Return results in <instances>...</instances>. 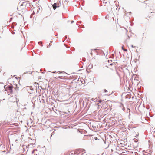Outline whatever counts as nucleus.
Returning <instances> with one entry per match:
<instances>
[{
  "label": "nucleus",
  "mask_w": 155,
  "mask_h": 155,
  "mask_svg": "<svg viewBox=\"0 0 155 155\" xmlns=\"http://www.w3.org/2000/svg\"><path fill=\"white\" fill-rule=\"evenodd\" d=\"M5 90L8 92V93L9 95L13 93L12 87V86H8L5 89Z\"/></svg>",
  "instance_id": "1"
},
{
  "label": "nucleus",
  "mask_w": 155,
  "mask_h": 155,
  "mask_svg": "<svg viewBox=\"0 0 155 155\" xmlns=\"http://www.w3.org/2000/svg\"><path fill=\"white\" fill-rule=\"evenodd\" d=\"M85 150L82 149H78L76 150L74 152V154H79L80 153L83 152Z\"/></svg>",
  "instance_id": "2"
},
{
  "label": "nucleus",
  "mask_w": 155,
  "mask_h": 155,
  "mask_svg": "<svg viewBox=\"0 0 155 155\" xmlns=\"http://www.w3.org/2000/svg\"><path fill=\"white\" fill-rule=\"evenodd\" d=\"M98 103H97V105L98 106V108H100L99 106H101V105L100 104L102 103V104H105L106 103V101H101V100H99L98 101Z\"/></svg>",
  "instance_id": "3"
},
{
  "label": "nucleus",
  "mask_w": 155,
  "mask_h": 155,
  "mask_svg": "<svg viewBox=\"0 0 155 155\" xmlns=\"http://www.w3.org/2000/svg\"><path fill=\"white\" fill-rule=\"evenodd\" d=\"M57 4L56 3H54L52 5L53 8L55 10L57 8Z\"/></svg>",
  "instance_id": "4"
},
{
  "label": "nucleus",
  "mask_w": 155,
  "mask_h": 155,
  "mask_svg": "<svg viewBox=\"0 0 155 155\" xmlns=\"http://www.w3.org/2000/svg\"><path fill=\"white\" fill-rule=\"evenodd\" d=\"M13 99L12 97H11L9 98V101L11 102H13L15 101V100L13 101V100H12V99Z\"/></svg>",
  "instance_id": "5"
},
{
  "label": "nucleus",
  "mask_w": 155,
  "mask_h": 155,
  "mask_svg": "<svg viewBox=\"0 0 155 155\" xmlns=\"http://www.w3.org/2000/svg\"><path fill=\"white\" fill-rule=\"evenodd\" d=\"M29 88H30V89L31 90H33V88L31 86V87H29Z\"/></svg>",
  "instance_id": "6"
},
{
  "label": "nucleus",
  "mask_w": 155,
  "mask_h": 155,
  "mask_svg": "<svg viewBox=\"0 0 155 155\" xmlns=\"http://www.w3.org/2000/svg\"><path fill=\"white\" fill-rule=\"evenodd\" d=\"M37 151V150H33L32 152L33 153H34L35 152V151Z\"/></svg>",
  "instance_id": "7"
},
{
  "label": "nucleus",
  "mask_w": 155,
  "mask_h": 155,
  "mask_svg": "<svg viewBox=\"0 0 155 155\" xmlns=\"http://www.w3.org/2000/svg\"><path fill=\"white\" fill-rule=\"evenodd\" d=\"M124 51H127V49H124L123 50Z\"/></svg>",
  "instance_id": "8"
},
{
  "label": "nucleus",
  "mask_w": 155,
  "mask_h": 155,
  "mask_svg": "<svg viewBox=\"0 0 155 155\" xmlns=\"http://www.w3.org/2000/svg\"><path fill=\"white\" fill-rule=\"evenodd\" d=\"M122 49L123 50H124V46H122Z\"/></svg>",
  "instance_id": "9"
},
{
  "label": "nucleus",
  "mask_w": 155,
  "mask_h": 155,
  "mask_svg": "<svg viewBox=\"0 0 155 155\" xmlns=\"http://www.w3.org/2000/svg\"><path fill=\"white\" fill-rule=\"evenodd\" d=\"M104 3H105V4L107 3V2H105V0L104 1Z\"/></svg>",
  "instance_id": "10"
},
{
  "label": "nucleus",
  "mask_w": 155,
  "mask_h": 155,
  "mask_svg": "<svg viewBox=\"0 0 155 155\" xmlns=\"http://www.w3.org/2000/svg\"><path fill=\"white\" fill-rule=\"evenodd\" d=\"M113 63H114L113 62V63H112L110 64V65H113Z\"/></svg>",
  "instance_id": "11"
},
{
  "label": "nucleus",
  "mask_w": 155,
  "mask_h": 155,
  "mask_svg": "<svg viewBox=\"0 0 155 155\" xmlns=\"http://www.w3.org/2000/svg\"><path fill=\"white\" fill-rule=\"evenodd\" d=\"M51 44H49V46H51Z\"/></svg>",
  "instance_id": "12"
},
{
  "label": "nucleus",
  "mask_w": 155,
  "mask_h": 155,
  "mask_svg": "<svg viewBox=\"0 0 155 155\" xmlns=\"http://www.w3.org/2000/svg\"><path fill=\"white\" fill-rule=\"evenodd\" d=\"M15 89L16 90H17L18 89V88H17V87L15 88Z\"/></svg>",
  "instance_id": "13"
},
{
  "label": "nucleus",
  "mask_w": 155,
  "mask_h": 155,
  "mask_svg": "<svg viewBox=\"0 0 155 155\" xmlns=\"http://www.w3.org/2000/svg\"><path fill=\"white\" fill-rule=\"evenodd\" d=\"M95 140H97V137H95Z\"/></svg>",
  "instance_id": "14"
},
{
  "label": "nucleus",
  "mask_w": 155,
  "mask_h": 155,
  "mask_svg": "<svg viewBox=\"0 0 155 155\" xmlns=\"http://www.w3.org/2000/svg\"><path fill=\"white\" fill-rule=\"evenodd\" d=\"M91 55H92V52H91Z\"/></svg>",
  "instance_id": "15"
},
{
  "label": "nucleus",
  "mask_w": 155,
  "mask_h": 155,
  "mask_svg": "<svg viewBox=\"0 0 155 155\" xmlns=\"http://www.w3.org/2000/svg\"><path fill=\"white\" fill-rule=\"evenodd\" d=\"M19 7H18V8H17V9L18 10L19 9Z\"/></svg>",
  "instance_id": "16"
},
{
  "label": "nucleus",
  "mask_w": 155,
  "mask_h": 155,
  "mask_svg": "<svg viewBox=\"0 0 155 155\" xmlns=\"http://www.w3.org/2000/svg\"><path fill=\"white\" fill-rule=\"evenodd\" d=\"M148 17V18H150V16H149V17L148 16V17Z\"/></svg>",
  "instance_id": "17"
},
{
  "label": "nucleus",
  "mask_w": 155,
  "mask_h": 155,
  "mask_svg": "<svg viewBox=\"0 0 155 155\" xmlns=\"http://www.w3.org/2000/svg\"><path fill=\"white\" fill-rule=\"evenodd\" d=\"M73 22V21H71V23H72Z\"/></svg>",
  "instance_id": "18"
},
{
  "label": "nucleus",
  "mask_w": 155,
  "mask_h": 155,
  "mask_svg": "<svg viewBox=\"0 0 155 155\" xmlns=\"http://www.w3.org/2000/svg\"><path fill=\"white\" fill-rule=\"evenodd\" d=\"M110 61L109 60H108V62L109 63Z\"/></svg>",
  "instance_id": "19"
}]
</instances>
